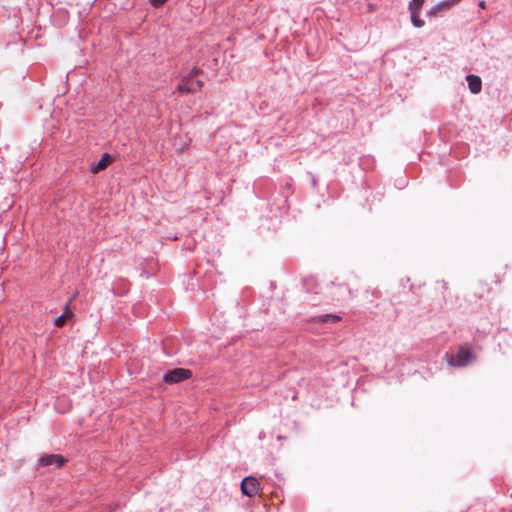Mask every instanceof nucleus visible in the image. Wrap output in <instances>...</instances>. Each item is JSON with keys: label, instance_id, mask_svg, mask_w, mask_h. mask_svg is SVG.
Segmentation results:
<instances>
[{"label": "nucleus", "instance_id": "obj_5", "mask_svg": "<svg viewBox=\"0 0 512 512\" xmlns=\"http://www.w3.org/2000/svg\"><path fill=\"white\" fill-rule=\"evenodd\" d=\"M201 72V70L197 67H194L189 73L188 77L184 79L178 85V90L184 93H194L196 92V88L194 85V78Z\"/></svg>", "mask_w": 512, "mask_h": 512}, {"label": "nucleus", "instance_id": "obj_14", "mask_svg": "<svg viewBox=\"0 0 512 512\" xmlns=\"http://www.w3.org/2000/svg\"><path fill=\"white\" fill-rule=\"evenodd\" d=\"M167 0H150L151 4L158 8L160 6H162Z\"/></svg>", "mask_w": 512, "mask_h": 512}, {"label": "nucleus", "instance_id": "obj_7", "mask_svg": "<svg viewBox=\"0 0 512 512\" xmlns=\"http://www.w3.org/2000/svg\"><path fill=\"white\" fill-rule=\"evenodd\" d=\"M461 0H443L432 7L427 14L429 16H438L439 14L450 10L454 5L459 3Z\"/></svg>", "mask_w": 512, "mask_h": 512}, {"label": "nucleus", "instance_id": "obj_3", "mask_svg": "<svg viewBox=\"0 0 512 512\" xmlns=\"http://www.w3.org/2000/svg\"><path fill=\"white\" fill-rule=\"evenodd\" d=\"M191 375L192 373L188 369L175 368L173 370H169L164 374L163 381L170 384L179 383L190 378Z\"/></svg>", "mask_w": 512, "mask_h": 512}, {"label": "nucleus", "instance_id": "obj_1", "mask_svg": "<svg viewBox=\"0 0 512 512\" xmlns=\"http://www.w3.org/2000/svg\"><path fill=\"white\" fill-rule=\"evenodd\" d=\"M303 285L307 293L312 295L309 301L314 305L320 302L344 305L352 300L358 292L351 279L342 276H337L326 283H321L317 278L311 276L304 279Z\"/></svg>", "mask_w": 512, "mask_h": 512}, {"label": "nucleus", "instance_id": "obj_17", "mask_svg": "<svg viewBox=\"0 0 512 512\" xmlns=\"http://www.w3.org/2000/svg\"><path fill=\"white\" fill-rule=\"evenodd\" d=\"M443 288L446 289V282H443Z\"/></svg>", "mask_w": 512, "mask_h": 512}, {"label": "nucleus", "instance_id": "obj_4", "mask_svg": "<svg viewBox=\"0 0 512 512\" xmlns=\"http://www.w3.org/2000/svg\"><path fill=\"white\" fill-rule=\"evenodd\" d=\"M66 459L60 454H42L37 460V464L41 467L55 466L62 467L66 463Z\"/></svg>", "mask_w": 512, "mask_h": 512}, {"label": "nucleus", "instance_id": "obj_15", "mask_svg": "<svg viewBox=\"0 0 512 512\" xmlns=\"http://www.w3.org/2000/svg\"><path fill=\"white\" fill-rule=\"evenodd\" d=\"M194 85H195V88H196V91L201 89L204 85L203 81L201 80H195L194 79Z\"/></svg>", "mask_w": 512, "mask_h": 512}, {"label": "nucleus", "instance_id": "obj_10", "mask_svg": "<svg viewBox=\"0 0 512 512\" xmlns=\"http://www.w3.org/2000/svg\"><path fill=\"white\" fill-rule=\"evenodd\" d=\"M342 317L339 314H321L312 318L313 321L319 323H336L341 321Z\"/></svg>", "mask_w": 512, "mask_h": 512}, {"label": "nucleus", "instance_id": "obj_16", "mask_svg": "<svg viewBox=\"0 0 512 512\" xmlns=\"http://www.w3.org/2000/svg\"><path fill=\"white\" fill-rule=\"evenodd\" d=\"M479 6H480V7H482V8H484V7H485V2H484V1H480V2H479Z\"/></svg>", "mask_w": 512, "mask_h": 512}, {"label": "nucleus", "instance_id": "obj_11", "mask_svg": "<svg viewBox=\"0 0 512 512\" xmlns=\"http://www.w3.org/2000/svg\"><path fill=\"white\" fill-rule=\"evenodd\" d=\"M68 315H72V313H71V311H70V309H69V306H68V305H66V307H65V309H64V312H63L60 316H58V317H56V318L54 319V325H55L56 327H62V326L64 325V323H65V321H66V317H67Z\"/></svg>", "mask_w": 512, "mask_h": 512}, {"label": "nucleus", "instance_id": "obj_6", "mask_svg": "<svg viewBox=\"0 0 512 512\" xmlns=\"http://www.w3.org/2000/svg\"><path fill=\"white\" fill-rule=\"evenodd\" d=\"M259 481L253 477H245L241 482V491L244 495L252 497L258 493Z\"/></svg>", "mask_w": 512, "mask_h": 512}, {"label": "nucleus", "instance_id": "obj_2", "mask_svg": "<svg viewBox=\"0 0 512 512\" xmlns=\"http://www.w3.org/2000/svg\"><path fill=\"white\" fill-rule=\"evenodd\" d=\"M474 360V355L468 349L461 348L449 359V364L455 367H465Z\"/></svg>", "mask_w": 512, "mask_h": 512}, {"label": "nucleus", "instance_id": "obj_8", "mask_svg": "<svg viewBox=\"0 0 512 512\" xmlns=\"http://www.w3.org/2000/svg\"><path fill=\"white\" fill-rule=\"evenodd\" d=\"M468 82V87L471 93L478 94L482 89V81L481 78L477 75L470 74L466 77Z\"/></svg>", "mask_w": 512, "mask_h": 512}, {"label": "nucleus", "instance_id": "obj_9", "mask_svg": "<svg viewBox=\"0 0 512 512\" xmlns=\"http://www.w3.org/2000/svg\"><path fill=\"white\" fill-rule=\"evenodd\" d=\"M112 158L108 153H104L101 157V159L91 168L92 173H98L102 170H104L109 163L111 162Z\"/></svg>", "mask_w": 512, "mask_h": 512}, {"label": "nucleus", "instance_id": "obj_13", "mask_svg": "<svg viewBox=\"0 0 512 512\" xmlns=\"http://www.w3.org/2000/svg\"><path fill=\"white\" fill-rule=\"evenodd\" d=\"M423 4H424V0H412L409 3L408 9H409V11H419L420 12Z\"/></svg>", "mask_w": 512, "mask_h": 512}, {"label": "nucleus", "instance_id": "obj_12", "mask_svg": "<svg viewBox=\"0 0 512 512\" xmlns=\"http://www.w3.org/2000/svg\"><path fill=\"white\" fill-rule=\"evenodd\" d=\"M410 12V18H411V22L413 24L414 27L416 28H421L424 26L425 22L420 19L419 17V11H409Z\"/></svg>", "mask_w": 512, "mask_h": 512}]
</instances>
